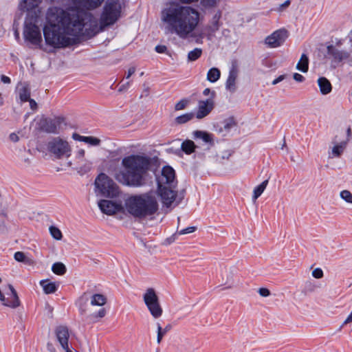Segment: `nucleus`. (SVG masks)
Wrapping results in <instances>:
<instances>
[{
	"label": "nucleus",
	"instance_id": "f257e3e1",
	"mask_svg": "<svg viewBox=\"0 0 352 352\" xmlns=\"http://www.w3.org/2000/svg\"><path fill=\"white\" fill-rule=\"evenodd\" d=\"M87 22L82 21L78 10H64L60 8H50L46 14V22L43 28L45 44L54 49H62L73 45L74 37L86 35Z\"/></svg>",
	"mask_w": 352,
	"mask_h": 352
},
{
	"label": "nucleus",
	"instance_id": "f03ea898",
	"mask_svg": "<svg viewBox=\"0 0 352 352\" xmlns=\"http://www.w3.org/2000/svg\"><path fill=\"white\" fill-rule=\"evenodd\" d=\"M200 16L196 8L174 1L164 3L160 12V20L165 31L182 39L192 36L199 24Z\"/></svg>",
	"mask_w": 352,
	"mask_h": 352
},
{
	"label": "nucleus",
	"instance_id": "7ed1b4c3",
	"mask_svg": "<svg viewBox=\"0 0 352 352\" xmlns=\"http://www.w3.org/2000/svg\"><path fill=\"white\" fill-rule=\"evenodd\" d=\"M122 169L117 171L114 177L120 184L133 188L146 184V174L150 168L151 159L142 155H131L121 162Z\"/></svg>",
	"mask_w": 352,
	"mask_h": 352
},
{
	"label": "nucleus",
	"instance_id": "20e7f679",
	"mask_svg": "<svg viewBox=\"0 0 352 352\" xmlns=\"http://www.w3.org/2000/svg\"><path fill=\"white\" fill-rule=\"evenodd\" d=\"M126 210L138 219L155 218L159 210L158 194L156 191L130 196L125 201Z\"/></svg>",
	"mask_w": 352,
	"mask_h": 352
},
{
	"label": "nucleus",
	"instance_id": "39448f33",
	"mask_svg": "<svg viewBox=\"0 0 352 352\" xmlns=\"http://www.w3.org/2000/svg\"><path fill=\"white\" fill-rule=\"evenodd\" d=\"M121 6L118 0H107L100 19V24L97 19L89 12L80 11L82 21L87 22L86 35L93 36L106 27L114 24L120 16Z\"/></svg>",
	"mask_w": 352,
	"mask_h": 352
},
{
	"label": "nucleus",
	"instance_id": "423d86ee",
	"mask_svg": "<svg viewBox=\"0 0 352 352\" xmlns=\"http://www.w3.org/2000/svg\"><path fill=\"white\" fill-rule=\"evenodd\" d=\"M95 192L98 196L115 198L120 194L119 186L116 182L104 173L99 174L95 179Z\"/></svg>",
	"mask_w": 352,
	"mask_h": 352
},
{
	"label": "nucleus",
	"instance_id": "0eeeda50",
	"mask_svg": "<svg viewBox=\"0 0 352 352\" xmlns=\"http://www.w3.org/2000/svg\"><path fill=\"white\" fill-rule=\"evenodd\" d=\"M31 17H26L24 23L23 36L26 41L31 44L42 47V36L38 23L41 18L35 14L30 15Z\"/></svg>",
	"mask_w": 352,
	"mask_h": 352
},
{
	"label": "nucleus",
	"instance_id": "6e6552de",
	"mask_svg": "<svg viewBox=\"0 0 352 352\" xmlns=\"http://www.w3.org/2000/svg\"><path fill=\"white\" fill-rule=\"evenodd\" d=\"M47 149L53 157L57 159L68 157L72 152L69 143L59 137L52 138L47 142Z\"/></svg>",
	"mask_w": 352,
	"mask_h": 352
},
{
	"label": "nucleus",
	"instance_id": "1a4fd4ad",
	"mask_svg": "<svg viewBox=\"0 0 352 352\" xmlns=\"http://www.w3.org/2000/svg\"><path fill=\"white\" fill-rule=\"evenodd\" d=\"M144 302L151 315L154 318H159L163 314L159 298L153 288H148L143 295Z\"/></svg>",
	"mask_w": 352,
	"mask_h": 352
},
{
	"label": "nucleus",
	"instance_id": "9d476101",
	"mask_svg": "<svg viewBox=\"0 0 352 352\" xmlns=\"http://www.w3.org/2000/svg\"><path fill=\"white\" fill-rule=\"evenodd\" d=\"M0 302L5 307L16 309L21 305L16 291L11 284L0 288Z\"/></svg>",
	"mask_w": 352,
	"mask_h": 352
},
{
	"label": "nucleus",
	"instance_id": "9b49d317",
	"mask_svg": "<svg viewBox=\"0 0 352 352\" xmlns=\"http://www.w3.org/2000/svg\"><path fill=\"white\" fill-rule=\"evenodd\" d=\"M176 187L158 186V197L160 196L162 203L166 207L171 206L175 202L177 205L183 199V195L177 197Z\"/></svg>",
	"mask_w": 352,
	"mask_h": 352
},
{
	"label": "nucleus",
	"instance_id": "f8f14e48",
	"mask_svg": "<svg viewBox=\"0 0 352 352\" xmlns=\"http://www.w3.org/2000/svg\"><path fill=\"white\" fill-rule=\"evenodd\" d=\"M85 150H78L75 154L74 162H68L69 166H72L74 169L81 173L89 171L91 168L92 163L85 158Z\"/></svg>",
	"mask_w": 352,
	"mask_h": 352
},
{
	"label": "nucleus",
	"instance_id": "ddd939ff",
	"mask_svg": "<svg viewBox=\"0 0 352 352\" xmlns=\"http://www.w3.org/2000/svg\"><path fill=\"white\" fill-rule=\"evenodd\" d=\"M287 37V30L282 28L274 31L267 36L264 43L270 48H276L282 45Z\"/></svg>",
	"mask_w": 352,
	"mask_h": 352
},
{
	"label": "nucleus",
	"instance_id": "4468645a",
	"mask_svg": "<svg viewBox=\"0 0 352 352\" xmlns=\"http://www.w3.org/2000/svg\"><path fill=\"white\" fill-rule=\"evenodd\" d=\"M62 120L60 118H43L40 120L38 125L41 131L47 133H58Z\"/></svg>",
	"mask_w": 352,
	"mask_h": 352
},
{
	"label": "nucleus",
	"instance_id": "2eb2a0df",
	"mask_svg": "<svg viewBox=\"0 0 352 352\" xmlns=\"http://www.w3.org/2000/svg\"><path fill=\"white\" fill-rule=\"evenodd\" d=\"M158 186L176 187L175 173L174 169L169 166H164L162 170V174L157 179Z\"/></svg>",
	"mask_w": 352,
	"mask_h": 352
},
{
	"label": "nucleus",
	"instance_id": "dca6fc26",
	"mask_svg": "<svg viewBox=\"0 0 352 352\" xmlns=\"http://www.w3.org/2000/svg\"><path fill=\"white\" fill-rule=\"evenodd\" d=\"M41 0H22L19 8L23 12H27L26 17H31L30 15H34L38 18H41V10L38 7Z\"/></svg>",
	"mask_w": 352,
	"mask_h": 352
},
{
	"label": "nucleus",
	"instance_id": "f3484780",
	"mask_svg": "<svg viewBox=\"0 0 352 352\" xmlns=\"http://www.w3.org/2000/svg\"><path fill=\"white\" fill-rule=\"evenodd\" d=\"M215 96V91L211 93V97L205 100H199L198 102V110L196 113V118L202 119L207 116L214 108V98Z\"/></svg>",
	"mask_w": 352,
	"mask_h": 352
},
{
	"label": "nucleus",
	"instance_id": "a211bd4d",
	"mask_svg": "<svg viewBox=\"0 0 352 352\" xmlns=\"http://www.w3.org/2000/svg\"><path fill=\"white\" fill-rule=\"evenodd\" d=\"M222 16V12L221 10H217L211 19L209 21L208 24L206 27V31L207 32V36L209 39H211L214 36L215 33L219 30L220 27L222 25V23L220 21V19Z\"/></svg>",
	"mask_w": 352,
	"mask_h": 352
},
{
	"label": "nucleus",
	"instance_id": "6ab92c4d",
	"mask_svg": "<svg viewBox=\"0 0 352 352\" xmlns=\"http://www.w3.org/2000/svg\"><path fill=\"white\" fill-rule=\"evenodd\" d=\"M55 335L58 342L63 349H69L68 340L69 338V329L66 326L60 325L55 329Z\"/></svg>",
	"mask_w": 352,
	"mask_h": 352
},
{
	"label": "nucleus",
	"instance_id": "aec40b11",
	"mask_svg": "<svg viewBox=\"0 0 352 352\" xmlns=\"http://www.w3.org/2000/svg\"><path fill=\"white\" fill-rule=\"evenodd\" d=\"M98 207L103 213L113 214L121 209V206L110 200H100L98 202Z\"/></svg>",
	"mask_w": 352,
	"mask_h": 352
},
{
	"label": "nucleus",
	"instance_id": "412c9836",
	"mask_svg": "<svg viewBox=\"0 0 352 352\" xmlns=\"http://www.w3.org/2000/svg\"><path fill=\"white\" fill-rule=\"evenodd\" d=\"M104 0H73L74 4L81 10H91L99 7Z\"/></svg>",
	"mask_w": 352,
	"mask_h": 352
},
{
	"label": "nucleus",
	"instance_id": "4be33fe9",
	"mask_svg": "<svg viewBox=\"0 0 352 352\" xmlns=\"http://www.w3.org/2000/svg\"><path fill=\"white\" fill-rule=\"evenodd\" d=\"M238 69L234 66H232L229 72L228 78L226 83V87L230 92H234L236 91V80L238 77Z\"/></svg>",
	"mask_w": 352,
	"mask_h": 352
},
{
	"label": "nucleus",
	"instance_id": "5701e85b",
	"mask_svg": "<svg viewBox=\"0 0 352 352\" xmlns=\"http://www.w3.org/2000/svg\"><path fill=\"white\" fill-rule=\"evenodd\" d=\"M333 144L334 145L331 148V151L329 153V157H340L341 155L344 153V150L346 149L348 141L344 140L339 143L336 142V141H333Z\"/></svg>",
	"mask_w": 352,
	"mask_h": 352
},
{
	"label": "nucleus",
	"instance_id": "b1692460",
	"mask_svg": "<svg viewBox=\"0 0 352 352\" xmlns=\"http://www.w3.org/2000/svg\"><path fill=\"white\" fill-rule=\"evenodd\" d=\"M195 139L201 140L204 144L207 145V148L209 149L214 144V140L212 135L206 131H195L193 133Z\"/></svg>",
	"mask_w": 352,
	"mask_h": 352
},
{
	"label": "nucleus",
	"instance_id": "393cba45",
	"mask_svg": "<svg viewBox=\"0 0 352 352\" xmlns=\"http://www.w3.org/2000/svg\"><path fill=\"white\" fill-rule=\"evenodd\" d=\"M327 53L331 55L335 60L338 61L346 59L349 56L348 52L339 50L333 45H329L327 47Z\"/></svg>",
	"mask_w": 352,
	"mask_h": 352
},
{
	"label": "nucleus",
	"instance_id": "a878e982",
	"mask_svg": "<svg viewBox=\"0 0 352 352\" xmlns=\"http://www.w3.org/2000/svg\"><path fill=\"white\" fill-rule=\"evenodd\" d=\"M318 83L321 93L324 95L327 94L331 91V85L326 78L320 77L318 80Z\"/></svg>",
	"mask_w": 352,
	"mask_h": 352
},
{
	"label": "nucleus",
	"instance_id": "bb28decb",
	"mask_svg": "<svg viewBox=\"0 0 352 352\" xmlns=\"http://www.w3.org/2000/svg\"><path fill=\"white\" fill-rule=\"evenodd\" d=\"M40 285L46 294H53L57 290V285L55 283L50 282L49 280H42Z\"/></svg>",
	"mask_w": 352,
	"mask_h": 352
},
{
	"label": "nucleus",
	"instance_id": "cd10ccee",
	"mask_svg": "<svg viewBox=\"0 0 352 352\" xmlns=\"http://www.w3.org/2000/svg\"><path fill=\"white\" fill-rule=\"evenodd\" d=\"M296 69L302 72H307L309 69V58L307 56L302 54L296 65Z\"/></svg>",
	"mask_w": 352,
	"mask_h": 352
},
{
	"label": "nucleus",
	"instance_id": "c85d7f7f",
	"mask_svg": "<svg viewBox=\"0 0 352 352\" xmlns=\"http://www.w3.org/2000/svg\"><path fill=\"white\" fill-rule=\"evenodd\" d=\"M196 146L193 141L186 140L182 143L181 148L187 155H190L195 151Z\"/></svg>",
	"mask_w": 352,
	"mask_h": 352
},
{
	"label": "nucleus",
	"instance_id": "c756f323",
	"mask_svg": "<svg viewBox=\"0 0 352 352\" xmlns=\"http://www.w3.org/2000/svg\"><path fill=\"white\" fill-rule=\"evenodd\" d=\"M220 70L217 67H212L208 72L207 80L210 82H215L220 78Z\"/></svg>",
	"mask_w": 352,
	"mask_h": 352
},
{
	"label": "nucleus",
	"instance_id": "7c9ffc66",
	"mask_svg": "<svg viewBox=\"0 0 352 352\" xmlns=\"http://www.w3.org/2000/svg\"><path fill=\"white\" fill-rule=\"evenodd\" d=\"M107 302V298L100 294H96L91 296V305L94 306H102Z\"/></svg>",
	"mask_w": 352,
	"mask_h": 352
},
{
	"label": "nucleus",
	"instance_id": "2f4dec72",
	"mask_svg": "<svg viewBox=\"0 0 352 352\" xmlns=\"http://www.w3.org/2000/svg\"><path fill=\"white\" fill-rule=\"evenodd\" d=\"M156 324L157 329V342L160 344L165 334L171 329L172 326L168 324L163 329L159 322H157Z\"/></svg>",
	"mask_w": 352,
	"mask_h": 352
},
{
	"label": "nucleus",
	"instance_id": "473e14b6",
	"mask_svg": "<svg viewBox=\"0 0 352 352\" xmlns=\"http://www.w3.org/2000/svg\"><path fill=\"white\" fill-rule=\"evenodd\" d=\"M267 184H268V180L266 179L254 188V194H253V197H252L254 201H255L261 195V194L265 190Z\"/></svg>",
	"mask_w": 352,
	"mask_h": 352
},
{
	"label": "nucleus",
	"instance_id": "72a5a7b5",
	"mask_svg": "<svg viewBox=\"0 0 352 352\" xmlns=\"http://www.w3.org/2000/svg\"><path fill=\"white\" fill-rule=\"evenodd\" d=\"M14 258L18 262H23L28 265L33 263V261L27 257L23 252H16L14 255Z\"/></svg>",
	"mask_w": 352,
	"mask_h": 352
},
{
	"label": "nucleus",
	"instance_id": "f704fd0d",
	"mask_svg": "<svg viewBox=\"0 0 352 352\" xmlns=\"http://www.w3.org/2000/svg\"><path fill=\"white\" fill-rule=\"evenodd\" d=\"M195 116L194 113H187L185 114H183L182 116H177L175 118V122L177 124H182L188 122V121L191 120Z\"/></svg>",
	"mask_w": 352,
	"mask_h": 352
},
{
	"label": "nucleus",
	"instance_id": "c9c22d12",
	"mask_svg": "<svg viewBox=\"0 0 352 352\" xmlns=\"http://www.w3.org/2000/svg\"><path fill=\"white\" fill-rule=\"evenodd\" d=\"M52 270L57 275H63L66 272V267L63 263L57 262L53 264Z\"/></svg>",
	"mask_w": 352,
	"mask_h": 352
},
{
	"label": "nucleus",
	"instance_id": "e433bc0d",
	"mask_svg": "<svg viewBox=\"0 0 352 352\" xmlns=\"http://www.w3.org/2000/svg\"><path fill=\"white\" fill-rule=\"evenodd\" d=\"M19 94L22 102H26L30 99V90L28 86H23L21 88Z\"/></svg>",
	"mask_w": 352,
	"mask_h": 352
},
{
	"label": "nucleus",
	"instance_id": "4c0bfd02",
	"mask_svg": "<svg viewBox=\"0 0 352 352\" xmlns=\"http://www.w3.org/2000/svg\"><path fill=\"white\" fill-rule=\"evenodd\" d=\"M87 301L88 298L86 297V293H84L78 299L79 311L81 315H84L86 313L85 305Z\"/></svg>",
	"mask_w": 352,
	"mask_h": 352
},
{
	"label": "nucleus",
	"instance_id": "58836bf2",
	"mask_svg": "<svg viewBox=\"0 0 352 352\" xmlns=\"http://www.w3.org/2000/svg\"><path fill=\"white\" fill-rule=\"evenodd\" d=\"M202 50L200 48H195L188 54V59L189 61H195L197 60L201 55Z\"/></svg>",
	"mask_w": 352,
	"mask_h": 352
},
{
	"label": "nucleus",
	"instance_id": "ea45409f",
	"mask_svg": "<svg viewBox=\"0 0 352 352\" xmlns=\"http://www.w3.org/2000/svg\"><path fill=\"white\" fill-rule=\"evenodd\" d=\"M49 230H50V234L54 239L58 240V241L62 239L63 234L59 228H58L56 226H52L50 227Z\"/></svg>",
	"mask_w": 352,
	"mask_h": 352
},
{
	"label": "nucleus",
	"instance_id": "a19ab883",
	"mask_svg": "<svg viewBox=\"0 0 352 352\" xmlns=\"http://www.w3.org/2000/svg\"><path fill=\"white\" fill-rule=\"evenodd\" d=\"M221 0H201V5L205 8H214L219 5Z\"/></svg>",
	"mask_w": 352,
	"mask_h": 352
},
{
	"label": "nucleus",
	"instance_id": "79ce46f5",
	"mask_svg": "<svg viewBox=\"0 0 352 352\" xmlns=\"http://www.w3.org/2000/svg\"><path fill=\"white\" fill-rule=\"evenodd\" d=\"M84 142L92 146H98L100 144V140L93 136H85L84 138Z\"/></svg>",
	"mask_w": 352,
	"mask_h": 352
},
{
	"label": "nucleus",
	"instance_id": "37998d69",
	"mask_svg": "<svg viewBox=\"0 0 352 352\" xmlns=\"http://www.w3.org/2000/svg\"><path fill=\"white\" fill-rule=\"evenodd\" d=\"M340 197L349 204H352V193L347 190H344L340 192Z\"/></svg>",
	"mask_w": 352,
	"mask_h": 352
},
{
	"label": "nucleus",
	"instance_id": "c03bdc74",
	"mask_svg": "<svg viewBox=\"0 0 352 352\" xmlns=\"http://www.w3.org/2000/svg\"><path fill=\"white\" fill-rule=\"evenodd\" d=\"M106 309L104 308L100 309L97 313L90 314L88 318L91 320H94L95 319L100 318H102L106 315Z\"/></svg>",
	"mask_w": 352,
	"mask_h": 352
},
{
	"label": "nucleus",
	"instance_id": "a18cd8bd",
	"mask_svg": "<svg viewBox=\"0 0 352 352\" xmlns=\"http://www.w3.org/2000/svg\"><path fill=\"white\" fill-rule=\"evenodd\" d=\"M236 125V122L233 118H229L223 122V129L228 131L231 128Z\"/></svg>",
	"mask_w": 352,
	"mask_h": 352
},
{
	"label": "nucleus",
	"instance_id": "49530a36",
	"mask_svg": "<svg viewBox=\"0 0 352 352\" xmlns=\"http://www.w3.org/2000/svg\"><path fill=\"white\" fill-rule=\"evenodd\" d=\"M189 101L186 99H183L179 101L175 105V109L176 111H179L184 109L186 107L188 104Z\"/></svg>",
	"mask_w": 352,
	"mask_h": 352
},
{
	"label": "nucleus",
	"instance_id": "de8ad7c7",
	"mask_svg": "<svg viewBox=\"0 0 352 352\" xmlns=\"http://www.w3.org/2000/svg\"><path fill=\"white\" fill-rule=\"evenodd\" d=\"M196 230V227H188L185 229H183V230H181L177 232V234H179V235H182V234H189V233H192L193 232H195Z\"/></svg>",
	"mask_w": 352,
	"mask_h": 352
},
{
	"label": "nucleus",
	"instance_id": "09e8293b",
	"mask_svg": "<svg viewBox=\"0 0 352 352\" xmlns=\"http://www.w3.org/2000/svg\"><path fill=\"white\" fill-rule=\"evenodd\" d=\"M323 275V272L320 268H316L312 271V276L316 278H321Z\"/></svg>",
	"mask_w": 352,
	"mask_h": 352
},
{
	"label": "nucleus",
	"instance_id": "8fccbe9b",
	"mask_svg": "<svg viewBox=\"0 0 352 352\" xmlns=\"http://www.w3.org/2000/svg\"><path fill=\"white\" fill-rule=\"evenodd\" d=\"M260 296L263 297H267L270 295V291L267 288L262 287L260 288L258 291Z\"/></svg>",
	"mask_w": 352,
	"mask_h": 352
},
{
	"label": "nucleus",
	"instance_id": "3c124183",
	"mask_svg": "<svg viewBox=\"0 0 352 352\" xmlns=\"http://www.w3.org/2000/svg\"><path fill=\"white\" fill-rule=\"evenodd\" d=\"M166 50H167V47L165 45H159L155 47V51L157 53H164L166 52Z\"/></svg>",
	"mask_w": 352,
	"mask_h": 352
},
{
	"label": "nucleus",
	"instance_id": "603ef678",
	"mask_svg": "<svg viewBox=\"0 0 352 352\" xmlns=\"http://www.w3.org/2000/svg\"><path fill=\"white\" fill-rule=\"evenodd\" d=\"M8 228L6 223L3 221H0V233L3 234L7 232Z\"/></svg>",
	"mask_w": 352,
	"mask_h": 352
},
{
	"label": "nucleus",
	"instance_id": "864d4df0",
	"mask_svg": "<svg viewBox=\"0 0 352 352\" xmlns=\"http://www.w3.org/2000/svg\"><path fill=\"white\" fill-rule=\"evenodd\" d=\"M294 79L297 82H302L305 78L300 74L295 73L293 76Z\"/></svg>",
	"mask_w": 352,
	"mask_h": 352
},
{
	"label": "nucleus",
	"instance_id": "5fc2aeb1",
	"mask_svg": "<svg viewBox=\"0 0 352 352\" xmlns=\"http://www.w3.org/2000/svg\"><path fill=\"white\" fill-rule=\"evenodd\" d=\"M285 78V75H280L277 78H276L275 80H274L272 81V85H275L279 83L280 82L283 81Z\"/></svg>",
	"mask_w": 352,
	"mask_h": 352
},
{
	"label": "nucleus",
	"instance_id": "6e6d98bb",
	"mask_svg": "<svg viewBox=\"0 0 352 352\" xmlns=\"http://www.w3.org/2000/svg\"><path fill=\"white\" fill-rule=\"evenodd\" d=\"M9 138L13 142H18L19 140V136L16 133H12L10 135Z\"/></svg>",
	"mask_w": 352,
	"mask_h": 352
},
{
	"label": "nucleus",
	"instance_id": "4d7b16f0",
	"mask_svg": "<svg viewBox=\"0 0 352 352\" xmlns=\"http://www.w3.org/2000/svg\"><path fill=\"white\" fill-rule=\"evenodd\" d=\"M85 136H82V135H80L78 133H74L72 135V138L74 140H78V141H80V142H84V138H85Z\"/></svg>",
	"mask_w": 352,
	"mask_h": 352
},
{
	"label": "nucleus",
	"instance_id": "13d9d810",
	"mask_svg": "<svg viewBox=\"0 0 352 352\" xmlns=\"http://www.w3.org/2000/svg\"><path fill=\"white\" fill-rule=\"evenodd\" d=\"M135 72V67H130L127 72L126 78H127V79L129 78Z\"/></svg>",
	"mask_w": 352,
	"mask_h": 352
},
{
	"label": "nucleus",
	"instance_id": "bf43d9fd",
	"mask_svg": "<svg viewBox=\"0 0 352 352\" xmlns=\"http://www.w3.org/2000/svg\"><path fill=\"white\" fill-rule=\"evenodd\" d=\"M30 108L32 110H35L37 108V104L33 99H30L29 100Z\"/></svg>",
	"mask_w": 352,
	"mask_h": 352
},
{
	"label": "nucleus",
	"instance_id": "052dcab7",
	"mask_svg": "<svg viewBox=\"0 0 352 352\" xmlns=\"http://www.w3.org/2000/svg\"><path fill=\"white\" fill-rule=\"evenodd\" d=\"M1 80L2 82H3L5 84L10 83V78L5 75H2L1 76Z\"/></svg>",
	"mask_w": 352,
	"mask_h": 352
},
{
	"label": "nucleus",
	"instance_id": "680f3d73",
	"mask_svg": "<svg viewBox=\"0 0 352 352\" xmlns=\"http://www.w3.org/2000/svg\"><path fill=\"white\" fill-rule=\"evenodd\" d=\"M47 350L50 351V352H56V349L55 347L54 346V345L50 343V342H48L47 344Z\"/></svg>",
	"mask_w": 352,
	"mask_h": 352
},
{
	"label": "nucleus",
	"instance_id": "e2e57ef3",
	"mask_svg": "<svg viewBox=\"0 0 352 352\" xmlns=\"http://www.w3.org/2000/svg\"><path fill=\"white\" fill-rule=\"evenodd\" d=\"M289 4H290V1L287 0L286 1H285L283 4H281L280 6L279 10H283V8L288 7L289 6Z\"/></svg>",
	"mask_w": 352,
	"mask_h": 352
},
{
	"label": "nucleus",
	"instance_id": "0e129e2a",
	"mask_svg": "<svg viewBox=\"0 0 352 352\" xmlns=\"http://www.w3.org/2000/svg\"><path fill=\"white\" fill-rule=\"evenodd\" d=\"M130 85V82H126L125 84L122 85L120 88L119 89V91H122L126 90Z\"/></svg>",
	"mask_w": 352,
	"mask_h": 352
},
{
	"label": "nucleus",
	"instance_id": "69168bd1",
	"mask_svg": "<svg viewBox=\"0 0 352 352\" xmlns=\"http://www.w3.org/2000/svg\"><path fill=\"white\" fill-rule=\"evenodd\" d=\"M230 155H231L230 153L226 152L225 154L222 155L221 156L218 155V157L221 160H225V159H228Z\"/></svg>",
	"mask_w": 352,
	"mask_h": 352
},
{
	"label": "nucleus",
	"instance_id": "338daca9",
	"mask_svg": "<svg viewBox=\"0 0 352 352\" xmlns=\"http://www.w3.org/2000/svg\"><path fill=\"white\" fill-rule=\"evenodd\" d=\"M198 0H179V2L184 4H190L197 1Z\"/></svg>",
	"mask_w": 352,
	"mask_h": 352
},
{
	"label": "nucleus",
	"instance_id": "774afa93",
	"mask_svg": "<svg viewBox=\"0 0 352 352\" xmlns=\"http://www.w3.org/2000/svg\"><path fill=\"white\" fill-rule=\"evenodd\" d=\"M213 91H210V89L209 88H206L203 91V94L206 96H208V95H210L211 96V93Z\"/></svg>",
	"mask_w": 352,
	"mask_h": 352
}]
</instances>
